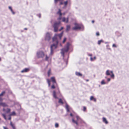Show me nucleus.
Instances as JSON below:
<instances>
[{
	"label": "nucleus",
	"instance_id": "obj_1",
	"mask_svg": "<svg viewBox=\"0 0 129 129\" xmlns=\"http://www.w3.org/2000/svg\"><path fill=\"white\" fill-rule=\"evenodd\" d=\"M63 32H62L59 34H55L54 37L52 38V40L54 42H56L57 43H58L59 42L61 39Z\"/></svg>",
	"mask_w": 129,
	"mask_h": 129
},
{
	"label": "nucleus",
	"instance_id": "obj_2",
	"mask_svg": "<svg viewBox=\"0 0 129 129\" xmlns=\"http://www.w3.org/2000/svg\"><path fill=\"white\" fill-rule=\"evenodd\" d=\"M69 46L70 44L68 43L64 48L61 50V53L63 57L64 56V53L67 52L69 50Z\"/></svg>",
	"mask_w": 129,
	"mask_h": 129
},
{
	"label": "nucleus",
	"instance_id": "obj_3",
	"mask_svg": "<svg viewBox=\"0 0 129 129\" xmlns=\"http://www.w3.org/2000/svg\"><path fill=\"white\" fill-rule=\"evenodd\" d=\"M55 42V43L53 44L51 46L50 56L51 55L53 54L54 50L57 48L58 43H57L56 42H54V43Z\"/></svg>",
	"mask_w": 129,
	"mask_h": 129
},
{
	"label": "nucleus",
	"instance_id": "obj_4",
	"mask_svg": "<svg viewBox=\"0 0 129 129\" xmlns=\"http://www.w3.org/2000/svg\"><path fill=\"white\" fill-rule=\"evenodd\" d=\"M74 25L75 26L72 28V29L74 30H76L83 28V25L75 23Z\"/></svg>",
	"mask_w": 129,
	"mask_h": 129
},
{
	"label": "nucleus",
	"instance_id": "obj_5",
	"mask_svg": "<svg viewBox=\"0 0 129 129\" xmlns=\"http://www.w3.org/2000/svg\"><path fill=\"white\" fill-rule=\"evenodd\" d=\"M60 23V21L58 22H55L54 23V24L53 25V27L54 28V31L56 32L58 31V27Z\"/></svg>",
	"mask_w": 129,
	"mask_h": 129
},
{
	"label": "nucleus",
	"instance_id": "obj_6",
	"mask_svg": "<svg viewBox=\"0 0 129 129\" xmlns=\"http://www.w3.org/2000/svg\"><path fill=\"white\" fill-rule=\"evenodd\" d=\"M51 36L52 35L51 33L48 32L45 35V40H46L49 41L51 39Z\"/></svg>",
	"mask_w": 129,
	"mask_h": 129
},
{
	"label": "nucleus",
	"instance_id": "obj_7",
	"mask_svg": "<svg viewBox=\"0 0 129 129\" xmlns=\"http://www.w3.org/2000/svg\"><path fill=\"white\" fill-rule=\"evenodd\" d=\"M57 14L58 15H59V17L57 19V20H60L62 18L61 16L62 15H64L65 14V13H61V10L60 9H58V11L57 12Z\"/></svg>",
	"mask_w": 129,
	"mask_h": 129
},
{
	"label": "nucleus",
	"instance_id": "obj_8",
	"mask_svg": "<svg viewBox=\"0 0 129 129\" xmlns=\"http://www.w3.org/2000/svg\"><path fill=\"white\" fill-rule=\"evenodd\" d=\"M37 55L38 57L39 58H42L44 55V52L42 51H38L37 53Z\"/></svg>",
	"mask_w": 129,
	"mask_h": 129
},
{
	"label": "nucleus",
	"instance_id": "obj_9",
	"mask_svg": "<svg viewBox=\"0 0 129 129\" xmlns=\"http://www.w3.org/2000/svg\"><path fill=\"white\" fill-rule=\"evenodd\" d=\"M62 21L66 22V23H68V17L66 18L64 17L62 18Z\"/></svg>",
	"mask_w": 129,
	"mask_h": 129
},
{
	"label": "nucleus",
	"instance_id": "obj_10",
	"mask_svg": "<svg viewBox=\"0 0 129 129\" xmlns=\"http://www.w3.org/2000/svg\"><path fill=\"white\" fill-rule=\"evenodd\" d=\"M29 71V69L28 68H25L22 70L21 71V72L22 73H23L24 72H28Z\"/></svg>",
	"mask_w": 129,
	"mask_h": 129
},
{
	"label": "nucleus",
	"instance_id": "obj_11",
	"mask_svg": "<svg viewBox=\"0 0 129 129\" xmlns=\"http://www.w3.org/2000/svg\"><path fill=\"white\" fill-rule=\"evenodd\" d=\"M51 80L53 82V84H56V83L55 81V79L54 77H52L51 78Z\"/></svg>",
	"mask_w": 129,
	"mask_h": 129
},
{
	"label": "nucleus",
	"instance_id": "obj_12",
	"mask_svg": "<svg viewBox=\"0 0 129 129\" xmlns=\"http://www.w3.org/2000/svg\"><path fill=\"white\" fill-rule=\"evenodd\" d=\"M53 96L55 99H58V98L57 97L56 95V92L55 91H53Z\"/></svg>",
	"mask_w": 129,
	"mask_h": 129
},
{
	"label": "nucleus",
	"instance_id": "obj_13",
	"mask_svg": "<svg viewBox=\"0 0 129 129\" xmlns=\"http://www.w3.org/2000/svg\"><path fill=\"white\" fill-rule=\"evenodd\" d=\"M103 121L106 124H107L108 123V121H107L105 117L103 118Z\"/></svg>",
	"mask_w": 129,
	"mask_h": 129
},
{
	"label": "nucleus",
	"instance_id": "obj_14",
	"mask_svg": "<svg viewBox=\"0 0 129 129\" xmlns=\"http://www.w3.org/2000/svg\"><path fill=\"white\" fill-rule=\"evenodd\" d=\"M75 74L76 75L79 76H81L82 75V74L81 73L77 72H76Z\"/></svg>",
	"mask_w": 129,
	"mask_h": 129
},
{
	"label": "nucleus",
	"instance_id": "obj_15",
	"mask_svg": "<svg viewBox=\"0 0 129 129\" xmlns=\"http://www.w3.org/2000/svg\"><path fill=\"white\" fill-rule=\"evenodd\" d=\"M66 108L67 109V111H69V106L66 103Z\"/></svg>",
	"mask_w": 129,
	"mask_h": 129
},
{
	"label": "nucleus",
	"instance_id": "obj_16",
	"mask_svg": "<svg viewBox=\"0 0 129 129\" xmlns=\"http://www.w3.org/2000/svg\"><path fill=\"white\" fill-rule=\"evenodd\" d=\"M110 72L109 70H107L106 72V74L107 75H110Z\"/></svg>",
	"mask_w": 129,
	"mask_h": 129
},
{
	"label": "nucleus",
	"instance_id": "obj_17",
	"mask_svg": "<svg viewBox=\"0 0 129 129\" xmlns=\"http://www.w3.org/2000/svg\"><path fill=\"white\" fill-rule=\"evenodd\" d=\"M96 59V57L95 56H94L93 58L92 57H91L90 58V60L91 61H94V60H95Z\"/></svg>",
	"mask_w": 129,
	"mask_h": 129
},
{
	"label": "nucleus",
	"instance_id": "obj_18",
	"mask_svg": "<svg viewBox=\"0 0 129 129\" xmlns=\"http://www.w3.org/2000/svg\"><path fill=\"white\" fill-rule=\"evenodd\" d=\"M68 2V1H67L66 2H65L63 4H64V6L63 7V8H64L66 7V6L67 5Z\"/></svg>",
	"mask_w": 129,
	"mask_h": 129
},
{
	"label": "nucleus",
	"instance_id": "obj_19",
	"mask_svg": "<svg viewBox=\"0 0 129 129\" xmlns=\"http://www.w3.org/2000/svg\"><path fill=\"white\" fill-rule=\"evenodd\" d=\"M101 85H103L106 84V82H105L104 80H103L101 81Z\"/></svg>",
	"mask_w": 129,
	"mask_h": 129
},
{
	"label": "nucleus",
	"instance_id": "obj_20",
	"mask_svg": "<svg viewBox=\"0 0 129 129\" xmlns=\"http://www.w3.org/2000/svg\"><path fill=\"white\" fill-rule=\"evenodd\" d=\"M70 25H67V27L66 29V31H68L70 29Z\"/></svg>",
	"mask_w": 129,
	"mask_h": 129
},
{
	"label": "nucleus",
	"instance_id": "obj_21",
	"mask_svg": "<svg viewBox=\"0 0 129 129\" xmlns=\"http://www.w3.org/2000/svg\"><path fill=\"white\" fill-rule=\"evenodd\" d=\"M72 121L74 123L76 124L77 125H78V123L77 121H75L74 119H72Z\"/></svg>",
	"mask_w": 129,
	"mask_h": 129
},
{
	"label": "nucleus",
	"instance_id": "obj_22",
	"mask_svg": "<svg viewBox=\"0 0 129 129\" xmlns=\"http://www.w3.org/2000/svg\"><path fill=\"white\" fill-rule=\"evenodd\" d=\"M1 106L3 107H5L7 106V105L5 103H2Z\"/></svg>",
	"mask_w": 129,
	"mask_h": 129
},
{
	"label": "nucleus",
	"instance_id": "obj_23",
	"mask_svg": "<svg viewBox=\"0 0 129 129\" xmlns=\"http://www.w3.org/2000/svg\"><path fill=\"white\" fill-rule=\"evenodd\" d=\"M58 103H61L62 104H63V102L62 101L61 99H59Z\"/></svg>",
	"mask_w": 129,
	"mask_h": 129
},
{
	"label": "nucleus",
	"instance_id": "obj_24",
	"mask_svg": "<svg viewBox=\"0 0 129 129\" xmlns=\"http://www.w3.org/2000/svg\"><path fill=\"white\" fill-rule=\"evenodd\" d=\"M103 42V40H100L98 41V44L99 45H100V44H101V43L102 42Z\"/></svg>",
	"mask_w": 129,
	"mask_h": 129
},
{
	"label": "nucleus",
	"instance_id": "obj_25",
	"mask_svg": "<svg viewBox=\"0 0 129 129\" xmlns=\"http://www.w3.org/2000/svg\"><path fill=\"white\" fill-rule=\"evenodd\" d=\"M2 115L3 116V117L4 119L5 120H6L7 118L6 117V115H5V114H2Z\"/></svg>",
	"mask_w": 129,
	"mask_h": 129
},
{
	"label": "nucleus",
	"instance_id": "obj_26",
	"mask_svg": "<svg viewBox=\"0 0 129 129\" xmlns=\"http://www.w3.org/2000/svg\"><path fill=\"white\" fill-rule=\"evenodd\" d=\"M47 82L48 83V86H49L50 85V80H49L48 79H47Z\"/></svg>",
	"mask_w": 129,
	"mask_h": 129
},
{
	"label": "nucleus",
	"instance_id": "obj_27",
	"mask_svg": "<svg viewBox=\"0 0 129 129\" xmlns=\"http://www.w3.org/2000/svg\"><path fill=\"white\" fill-rule=\"evenodd\" d=\"M5 91H3L2 93L0 94V96H2L3 95L5 94Z\"/></svg>",
	"mask_w": 129,
	"mask_h": 129
},
{
	"label": "nucleus",
	"instance_id": "obj_28",
	"mask_svg": "<svg viewBox=\"0 0 129 129\" xmlns=\"http://www.w3.org/2000/svg\"><path fill=\"white\" fill-rule=\"evenodd\" d=\"M50 74H51V70H50V69L48 72V76H50Z\"/></svg>",
	"mask_w": 129,
	"mask_h": 129
},
{
	"label": "nucleus",
	"instance_id": "obj_29",
	"mask_svg": "<svg viewBox=\"0 0 129 129\" xmlns=\"http://www.w3.org/2000/svg\"><path fill=\"white\" fill-rule=\"evenodd\" d=\"M49 58V57L47 56V55H46V57L45 58V59L47 61L48 60V59Z\"/></svg>",
	"mask_w": 129,
	"mask_h": 129
},
{
	"label": "nucleus",
	"instance_id": "obj_30",
	"mask_svg": "<svg viewBox=\"0 0 129 129\" xmlns=\"http://www.w3.org/2000/svg\"><path fill=\"white\" fill-rule=\"evenodd\" d=\"M110 76L113 79H114L115 76L114 74H111L110 75Z\"/></svg>",
	"mask_w": 129,
	"mask_h": 129
},
{
	"label": "nucleus",
	"instance_id": "obj_31",
	"mask_svg": "<svg viewBox=\"0 0 129 129\" xmlns=\"http://www.w3.org/2000/svg\"><path fill=\"white\" fill-rule=\"evenodd\" d=\"M16 114V113L14 112H12L11 114L10 115H14Z\"/></svg>",
	"mask_w": 129,
	"mask_h": 129
},
{
	"label": "nucleus",
	"instance_id": "obj_32",
	"mask_svg": "<svg viewBox=\"0 0 129 129\" xmlns=\"http://www.w3.org/2000/svg\"><path fill=\"white\" fill-rule=\"evenodd\" d=\"M76 117L77 119V121H78L79 120L81 119L80 117L77 115L76 116Z\"/></svg>",
	"mask_w": 129,
	"mask_h": 129
},
{
	"label": "nucleus",
	"instance_id": "obj_33",
	"mask_svg": "<svg viewBox=\"0 0 129 129\" xmlns=\"http://www.w3.org/2000/svg\"><path fill=\"white\" fill-rule=\"evenodd\" d=\"M94 98L93 96H91L90 97V100L91 101L93 100V99Z\"/></svg>",
	"mask_w": 129,
	"mask_h": 129
},
{
	"label": "nucleus",
	"instance_id": "obj_34",
	"mask_svg": "<svg viewBox=\"0 0 129 129\" xmlns=\"http://www.w3.org/2000/svg\"><path fill=\"white\" fill-rule=\"evenodd\" d=\"M10 111V109L8 108L7 109V111L6 112L7 113H8Z\"/></svg>",
	"mask_w": 129,
	"mask_h": 129
},
{
	"label": "nucleus",
	"instance_id": "obj_35",
	"mask_svg": "<svg viewBox=\"0 0 129 129\" xmlns=\"http://www.w3.org/2000/svg\"><path fill=\"white\" fill-rule=\"evenodd\" d=\"M55 126L56 127H58V124L57 123H56L55 124Z\"/></svg>",
	"mask_w": 129,
	"mask_h": 129
},
{
	"label": "nucleus",
	"instance_id": "obj_36",
	"mask_svg": "<svg viewBox=\"0 0 129 129\" xmlns=\"http://www.w3.org/2000/svg\"><path fill=\"white\" fill-rule=\"evenodd\" d=\"M10 125L12 126V127L14 126V125L12 123V122L11 121V122H10Z\"/></svg>",
	"mask_w": 129,
	"mask_h": 129
},
{
	"label": "nucleus",
	"instance_id": "obj_37",
	"mask_svg": "<svg viewBox=\"0 0 129 129\" xmlns=\"http://www.w3.org/2000/svg\"><path fill=\"white\" fill-rule=\"evenodd\" d=\"M54 85H55V84H53V85L51 86V88L52 89H54L55 88V87Z\"/></svg>",
	"mask_w": 129,
	"mask_h": 129
},
{
	"label": "nucleus",
	"instance_id": "obj_38",
	"mask_svg": "<svg viewBox=\"0 0 129 129\" xmlns=\"http://www.w3.org/2000/svg\"><path fill=\"white\" fill-rule=\"evenodd\" d=\"M66 38H64V39L62 41V43H64L66 41Z\"/></svg>",
	"mask_w": 129,
	"mask_h": 129
},
{
	"label": "nucleus",
	"instance_id": "obj_39",
	"mask_svg": "<svg viewBox=\"0 0 129 129\" xmlns=\"http://www.w3.org/2000/svg\"><path fill=\"white\" fill-rule=\"evenodd\" d=\"M63 0H54V2L55 3H56L58 1H60Z\"/></svg>",
	"mask_w": 129,
	"mask_h": 129
},
{
	"label": "nucleus",
	"instance_id": "obj_40",
	"mask_svg": "<svg viewBox=\"0 0 129 129\" xmlns=\"http://www.w3.org/2000/svg\"><path fill=\"white\" fill-rule=\"evenodd\" d=\"M111 80V79L110 78H107V80L108 81V82H109Z\"/></svg>",
	"mask_w": 129,
	"mask_h": 129
},
{
	"label": "nucleus",
	"instance_id": "obj_41",
	"mask_svg": "<svg viewBox=\"0 0 129 129\" xmlns=\"http://www.w3.org/2000/svg\"><path fill=\"white\" fill-rule=\"evenodd\" d=\"M83 111H85L86 110V108L85 107H84V106L83 107Z\"/></svg>",
	"mask_w": 129,
	"mask_h": 129
},
{
	"label": "nucleus",
	"instance_id": "obj_42",
	"mask_svg": "<svg viewBox=\"0 0 129 129\" xmlns=\"http://www.w3.org/2000/svg\"><path fill=\"white\" fill-rule=\"evenodd\" d=\"M112 47H115V48L116 47H117L116 45L115 44H113V45Z\"/></svg>",
	"mask_w": 129,
	"mask_h": 129
},
{
	"label": "nucleus",
	"instance_id": "obj_43",
	"mask_svg": "<svg viewBox=\"0 0 129 129\" xmlns=\"http://www.w3.org/2000/svg\"><path fill=\"white\" fill-rule=\"evenodd\" d=\"M87 55H88L89 56H91H91L92 55V54H90V53H88L87 54Z\"/></svg>",
	"mask_w": 129,
	"mask_h": 129
},
{
	"label": "nucleus",
	"instance_id": "obj_44",
	"mask_svg": "<svg viewBox=\"0 0 129 129\" xmlns=\"http://www.w3.org/2000/svg\"><path fill=\"white\" fill-rule=\"evenodd\" d=\"M93 101L95 102H96V99L94 98L93 99Z\"/></svg>",
	"mask_w": 129,
	"mask_h": 129
},
{
	"label": "nucleus",
	"instance_id": "obj_45",
	"mask_svg": "<svg viewBox=\"0 0 129 129\" xmlns=\"http://www.w3.org/2000/svg\"><path fill=\"white\" fill-rule=\"evenodd\" d=\"M96 35L97 36H99L100 35L99 33L98 32H97L96 33Z\"/></svg>",
	"mask_w": 129,
	"mask_h": 129
},
{
	"label": "nucleus",
	"instance_id": "obj_46",
	"mask_svg": "<svg viewBox=\"0 0 129 129\" xmlns=\"http://www.w3.org/2000/svg\"><path fill=\"white\" fill-rule=\"evenodd\" d=\"M39 17V18H40L41 17V15L40 14H38L37 15Z\"/></svg>",
	"mask_w": 129,
	"mask_h": 129
},
{
	"label": "nucleus",
	"instance_id": "obj_47",
	"mask_svg": "<svg viewBox=\"0 0 129 129\" xmlns=\"http://www.w3.org/2000/svg\"><path fill=\"white\" fill-rule=\"evenodd\" d=\"M8 7H9V9H10V10H11V9H12V8L11 7V6H9Z\"/></svg>",
	"mask_w": 129,
	"mask_h": 129
},
{
	"label": "nucleus",
	"instance_id": "obj_48",
	"mask_svg": "<svg viewBox=\"0 0 129 129\" xmlns=\"http://www.w3.org/2000/svg\"><path fill=\"white\" fill-rule=\"evenodd\" d=\"M3 127V128H4V129H8L7 127H4V126Z\"/></svg>",
	"mask_w": 129,
	"mask_h": 129
},
{
	"label": "nucleus",
	"instance_id": "obj_49",
	"mask_svg": "<svg viewBox=\"0 0 129 129\" xmlns=\"http://www.w3.org/2000/svg\"><path fill=\"white\" fill-rule=\"evenodd\" d=\"M110 73L111 74H114L113 73V72L112 71H110Z\"/></svg>",
	"mask_w": 129,
	"mask_h": 129
},
{
	"label": "nucleus",
	"instance_id": "obj_50",
	"mask_svg": "<svg viewBox=\"0 0 129 129\" xmlns=\"http://www.w3.org/2000/svg\"><path fill=\"white\" fill-rule=\"evenodd\" d=\"M63 27H62L61 28L59 29V31H60V30H62V29H63Z\"/></svg>",
	"mask_w": 129,
	"mask_h": 129
},
{
	"label": "nucleus",
	"instance_id": "obj_51",
	"mask_svg": "<svg viewBox=\"0 0 129 129\" xmlns=\"http://www.w3.org/2000/svg\"><path fill=\"white\" fill-rule=\"evenodd\" d=\"M3 100V99L1 98H0V101H2Z\"/></svg>",
	"mask_w": 129,
	"mask_h": 129
},
{
	"label": "nucleus",
	"instance_id": "obj_52",
	"mask_svg": "<svg viewBox=\"0 0 129 129\" xmlns=\"http://www.w3.org/2000/svg\"><path fill=\"white\" fill-rule=\"evenodd\" d=\"M63 3L62 2H60V5H62L63 4Z\"/></svg>",
	"mask_w": 129,
	"mask_h": 129
},
{
	"label": "nucleus",
	"instance_id": "obj_53",
	"mask_svg": "<svg viewBox=\"0 0 129 129\" xmlns=\"http://www.w3.org/2000/svg\"><path fill=\"white\" fill-rule=\"evenodd\" d=\"M12 12L13 14H14L15 13V12H14L13 11V12Z\"/></svg>",
	"mask_w": 129,
	"mask_h": 129
},
{
	"label": "nucleus",
	"instance_id": "obj_54",
	"mask_svg": "<svg viewBox=\"0 0 129 129\" xmlns=\"http://www.w3.org/2000/svg\"><path fill=\"white\" fill-rule=\"evenodd\" d=\"M12 128L13 129H16L15 127V126H14Z\"/></svg>",
	"mask_w": 129,
	"mask_h": 129
},
{
	"label": "nucleus",
	"instance_id": "obj_55",
	"mask_svg": "<svg viewBox=\"0 0 129 129\" xmlns=\"http://www.w3.org/2000/svg\"><path fill=\"white\" fill-rule=\"evenodd\" d=\"M12 128L13 129H16L15 127V126H14Z\"/></svg>",
	"mask_w": 129,
	"mask_h": 129
},
{
	"label": "nucleus",
	"instance_id": "obj_56",
	"mask_svg": "<svg viewBox=\"0 0 129 129\" xmlns=\"http://www.w3.org/2000/svg\"><path fill=\"white\" fill-rule=\"evenodd\" d=\"M70 115L71 116H73V115L72 113H71Z\"/></svg>",
	"mask_w": 129,
	"mask_h": 129
},
{
	"label": "nucleus",
	"instance_id": "obj_57",
	"mask_svg": "<svg viewBox=\"0 0 129 129\" xmlns=\"http://www.w3.org/2000/svg\"><path fill=\"white\" fill-rule=\"evenodd\" d=\"M11 119V117H10L9 118H8V119L9 120H10Z\"/></svg>",
	"mask_w": 129,
	"mask_h": 129
},
{
	"label": "nucleus",
	"instance_id": "obj_58",
	"mask_svg": "<svg viewBox=\"0 0 129 129\" xmlns=\"http://www.w3.org/2000/svg\"><path fill=\"white\" fill-rule=\"evenodd\" d=\"M5 109L4 108H3V111H5Z\"/></svg>",
	"mask_w": 129,
	"mask_h": 129
},
{
	"label": "nucleus",
	"instance_id": "obj_59",
	"mask_svg": "<svg viewBox=\"0 0 129 129\" xmlns=\"http://www.w3.org/2000/svg\"><path fill=\"white\" fill-rule=\"evenodd\" d=\"M92 23H93L94 22V20H92Z\"/></svg>",
	"mask_w": 129,
	"mask_h": 129
},
{
	"label": "nucleus",
	"instance_id": "obj_60",
	"mask_svg": "<svg viewBox=\"0 0 129 129\" xmlns=\"http://www.w3.org/2000/svg\"><path fill=\"white\" fill-rule=\"evenodd\" d=\"M2 102L0 103V106H1Z\"/></svg>",
	"mask_w": 129,
	"mask_h": 129
},
{
	"label": "nucleus",
	"instance_id": "obj_61",
	"mask_svg": "<svg viewBox=\"0 0 129 129\" xmlns=\"http://www.w3.org/2000/svg\"><path fill=\"white\" fill-rule=\"evenodd\" d=\"M11 10V12H13V10H12V9H11V10Z\"/></svg>",
	"mask_w": 129,
	"mask_h": 129
},
{
	"label": "nucleus",
	"instance_id": "obj_62",
	"mask_svg": "<svg viewBox=\"0 0 129 129\" xmlns=\"http://www.w3.org/2000/svg\"><path fill=\"white\" fill-rule=\"evenodd\" d=\"M24 29L26 30L27 29V28H25Z\"/></svg>",
	"mask_w": 129,
	"mask_h": 129
},
{
	"label": "nucleus",
	"instance_id": "obj_63",
	"mask_svg": "<svg viewBox=\"0 0 129 129\" xmlns=\"http://www.w3.org/2000/svg\"><path fill=\"white\" fill-rule=\"evenodd\" d=\"M108 43V42H105V44H107V43Z\"/></svg>",
	"mask_w": 129,
	"mask_h": 129
},
{
	"label": "nucleus",
	"instance_id": "obj_64",
	"mask_svg": "<svg viewBox=\"0 0 129 129\" xmlns=\"http://www.w3.org/2000/svg\"><path fill=\"white\" fill-rule=\"evenodd\" d=\"M109 46V45H107L106 46H107V47H108Z\"/></svg>",
	"mask_w": 129,
	"mask_h": 129
}]
</instances>
